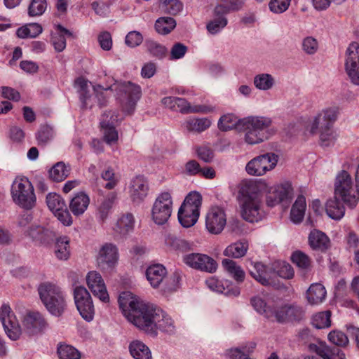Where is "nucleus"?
Returning a JSON list of instances; mask_svg holds the SVG:
<instances>
[{"instance_id": "1", "label": "nucleus", "mask_w": 359, "mask_h": 359, "mask_svg": "<svg viewBox=\"0 0 359 359\" xmlns=\"http://www.w3.org/2000/svg\"><path fill=\"white\" fill-rule=\"evenodd\" d=\"M0 320L6 335L13 341L20 338L22 330L27 335L34 336L43 332L48 325L41 313L38 311H28L22 318V329L11 308L5 304L0 308Z\"/></svg>"}, {"instance_id": "2", "label": "nucleus", "mask_w": 359, "mask_h": 359, "mask_svg": "<svg viewBox=\"0 0 359 359\" xmlns=\"http://www.w3.org/2000/svg\"><path fill=\"white\" fill-rule=\"evenodd\" d=\"M119 306L127 320L139 330L154 333V323L158 308L140 299L129 292L118 298Z\"/></svg>"}, {"instance_id": "3", "label": "nucleus", "mask_w": 359, "mask_h": 359, "mask_svg": "<svg viewBox=\"0 0 359 359\" xmlns=\"http://www.w3.org/2000/svg\"><path fill=\"white\" fill-rule=\"evenodd\" d=\"M239 194L243 218L250 222L259 221L262 218L261 198L257 184L254 182L243 183Z\"/></svg>"}, {"instance_id": "4", "label": "nucleus", "mask_w": 359, "mask_h": 359, "mask_svg": "<svg viewBox=\"0 0 359 359\" xmlns=\"http://www.w3.org/2000/svg\"><path fill=\"white\" fill-rule=\"evenodd\" d=\"M337 111L335 109H327L315 116L311 124L310 133L313 135L319 134L323 146H329L336 139L332 125L337 119Z\"/></svg>"}, {"instance_id": "5", "label": "nucleus", "mask_w": 359, "mask_h": 359, "mask_svg": "<svg viewBox=\"0 0 359 359\" xmlns=\"http://www.w3.org/2000/svg\"><path fill=\"white\" fill-rule=\"evenodd\" d=\"M271 125L268 117L251 116L243 119L241 130L244 133V140L248 144H257L268 139L267 129Z\"/></svg>"}, {"instance_id": "6", "label": "nucleus", "mask_w": 359, "mask_h": 359, "mask_svg": "<svg viewBox=\"0 0 359 359\" xmlns=\"http://www.w3.org/2000/svg\"><path fill=\"white\" fill-rule=\"evenodd\" d=\"M41 302L53 315L60 316L66 308V301L61 289L50 283H41L38 287Z\"/></svg>"}, {"instance_id": "7", "label": "nucleus", "mask_w": 359, "mask_h": 359, "mask_svg": "<svg viewBox=\"0 0 359 359\" xmlns=\"http://www.w3.org/2000/svg\"><path fill=\"white\" fill-rule=\"evenodd\" d=\"M334 195L339 197L351 208H355L358 203V187L354 188L352 177L346 170H341L336 177Z\"/></svg>"}, {"instance_id": "8", "label": "nucleus", "mask_w": 359, "mask_h": 359, "mask_svg": "<svg viewBox=\"0 0 359 359\" xmlns=\"http://www.w3.org/2000/svg\"><path fill=\"white\" fill-rule=\"evenodd\" d=\"M11 195L15 203L22 208L31 210L36 205L34 187L27 178L15 179L11 186Z\"/></svg>"}, {"instance_id": "9", "label": "nucleus", "mask_w": 359, "mask_h": 359, "mask_svg": "<svg viewBox=\"0 0 359 359\" xmlns=\"http://www.w3.org/2000/svg\"><path fill=\"white\" fill-rule=\"evenodd\" d=\"M162 104L172 111H179L182 114H208L214 111V107L205 104L191 105L185 99L177 97H166L162 99Z\"/></svg>"}, {"instance_id": "10", "label": "nucleus", "mask_w": 359, "mask_h": 359, "mask_svg": "<svg viewBox=\"0 0 359 359\" xmlns=\"http://www.w3.org/2000/svg\"><path fill=\"white\" fill-rule=\"evenodd\" d=\"M278 160V156L273 153L259 155L247 163L245 170L250 175L262 176L276 167Z\"/></svg>"}, {"instance_id": "11", "label": "nucleus", "mask_w": 359, "mask_h": 359, "mask_svg": "<svg viewBox=\"0 0 359 359\" xmlns=\"http://www.w3.org/2000/svg\"><path fill=\"white\" fill-rule=\"evenodd\" d=\"M172 210V201L168 192H163L156 199L151 211L152 219L158 225L166 223Z\"/></svg>"}, {"instance_id": "12", "label": "nucleus", "mask_w": 359, "mask_h": 359, "mask_svg": "<svg viewBox=\"0 0 359 359\" xmlns=\"http://www.w3.org/2000/svg\"><path fill=\"white\" fill-rule=\"evenodd\" d=\"M75 304L81 316L90 321L93 318L94 306L88 291L83 286L76 287L74 290Z\"/></svg>"}, {"instance_id": "13", "label": "nucleus", "mask_w": 359, "mask_h": 359, "mask_svg": "<svg viewBox=\"0 0 359 359\" xmlns=\"http://www.w3.org/2000/svg\"><path fill=\"white\" fill-rule=\"evenodd\" d=\"M226 224V215L224 209L219 206L211 207L205 216V228L211 234H219Z\"/></svg>"}, {"instance_id": "14", "label": "nucleus", "mask_w": 359, "mask_h": 359, "mask_svg": "<svg viewBox=\"0 0 359 359\" xmlns=\"http://www.w3.org/2000/svg\"><path fill=\"white\" fill-rule=\"evenodd\" d=\"M345 69L351 82L359 85V44L352 42L346 51Z\"/></svg>"}, {"instance_id": "15", "label": "nucleus", "mask_w": 359, "mask_h": 359, "mask_svg": "<svg viewBox=\"0 0 359 359\" xmlns=\"http://www.w3.org/2000/svg\"><path fill=\"white\" fill-rule=\"evenodd\" d=\"M304 316L303 309L294 304H285L273 311V319L279 323L300 321Z\"/></svg>"}, {"instance_id": "16", "label": "nucleus", "mask_w": 359, "mask_h": 359, "mask_svg": "<svg viewBox=\"0 0 359 359\" xmlns=\"http://www.w3.org/2000/svg\"><path fill=\"white\" fill-rule=\"evenodd\" d=\"M46 203L50 211L63 224L69 226L72 223L67 205L60 195L55 193L49 194L46 197Z\"/></svg>"}, {"instance_id": "17", "label": "nucleus", "mask_w": 359, "mask_h": 359, "mask_svg": "<svg viewBox=\"0 0 359 359\" xmlns=\"http://www.w3.org/2000/svg\"><path fill=\"white\" fill-rule=\"evenodd\" d=\"M183 260L190 267L202 271L214 273L217 268V262L204 254L191 253L185 255Z\"/></svg>"}, {"instance_id": "18", "label": "nucleus", "mask_w": 359, "mask_h": 359, "mask_svg": "<svg viewBox=\"0 0 359 359\" xmlns=\"http://www.w3.org/2000/svg\"><path fill=\"white\" fill-rule=\"evenodd\" d=\"M118 259L117 247L111 243L101 245L97 256V262L102 269H110L115 266Z\"/></svg>"}, {"instance_id": "19", "label": "nucleus", "mask_w": 359, "mask_h": 359, "mask_svg": "<svg viewBox=\"0 0 359 359\" xmlns=\"http://www.w3.org/2000/svg\"><path fill=\"white\" fill-rule=\"evenodd\" d=\"M88 288L95 297L99 298L103 302H108L109 297L107 291L106 285L101 275L97 271H90L86 277Z\"/></svg>"}, {"instance_id": "20", "label": "nucleus", "mask_w": 359, "mask_h": 359, "mask_svg": "<svg viewBox=\"0 0 359 359\" xmlns=\"http://www.w3.org/2000/svg\"><path fill=\"white\" fill-rule=\"evenodd\" d=\"M228 13L227 6L217 5L215 8V17L206 25V29L210 34H216L226 26L228 20L224 15Z\"/></svg>"}, {"instance_id": "21", "label": "nucleus", "mask_w": 359, "mask_h": 359, "mask_svg": "<svg viewBox=\"0 0 359 359\" xmlns=\"http://www.w3.org/2000/svg\"><path fill=\"white\" fill-rule=\"evenodd\" d=\"M292 194V188L290 182H284L274 187L266 198L268 206L273 207L280 202L290 198Z\"/></svg>"}, {"instance_id": "22", "label": "nucleus", "mask_w": 359, "mask_h": 359, "mask_svg": "<svg viewBox=\"0 0 359 359\" xmlns=\"http://www.w3.org/2000/svg\"><path fill=\"white\" fill-rule=\"evenodd\" d=\"M115 96L122 110L130 114L134 111L141 94L140 91H117Z\"/></svg>"}, {"instance_id": "23", "label": "nucleus", "mask_w": 359, "mask_h": 359, "mask_svg": "<svg viewBox=\"0 0 359 359\" xmlns=\"http://www.w3.org/2000/svg\"><path fill=\"white\" fill-rule=\"evenodd\" d=\"M148 184L142 177H136L130 183V196L135 203H140L144 201L148 194Z\"/></svg>"}, {"instance_id": "24", "label": "nucleus", "mask_w": 359, "mask_h": 359, "mask_svg": "<svg viewBox=\"0 0 359 359\" xmlns=\"http://www.w3.org/2000/svg\"><path fill=\"white\" fill-rule=\"evenodd\" d=\"M79 100L83 109L91 108L95 103L103 107L107 102L103 91H79Z\"/></svg>"}, {"instance_id": "25", "label": "nucleus", "mask_w": 359, "mask_h": 359, "mask_svg": "<svg viewBox=\"0 0 359 359\" xmlns=\"http://www.w3.org/2000/svg\"><path fill=\"white\" fill-rule=\"evenodd\" d=\"M309 245L313 250L325 252L330 248L331 242L328 236L323 232L314 229L309 235Z\"/></svg>"}, {"instance_id": "26", "label": "nucleus", "mask_w": 359, "mask_h": 359, "mask_svg": "<svg viewBox=\"0 0 359 359\" xmlns=\"http://www.w3.org/2000/svg\"><path fill=\"white\" fill-rule=\"evenodd\" d=\"M156 314V316L157 318H155L154 323V333H151V334H156L158 330L170 334L173 333L175 330V327L172 318L159 308H158Z\"/></svg>"}, {"instance_id": "27", "label": "nucleus", "mask_w": 359, "mask_h": 359, "mask_svg": "<svg viewBox=\"0 0 359 359\" xmlns=\"http://www.w3.org/2000/svg\"><path fill=\"white\" fill-rule=\"evenodd\" d=\"M251 276L263 285H268L271 283V273L272 271L260 262L252 264L250 269Z\"/></svg>"}, {"instance_id": "28", "label": "nucleus", "mask_w": 359, "mask_h": 359, "mask_svg": "<svg viewBox=\"0 0 359 359\" xmlns=\"http://www.w3.org/2000/svg\"><path fill=\"white\" fill-rule=\"evenodd\" d=\"M26 235L40 243H48L55 236L52 231L36 224L29 226Z\"/></svg>"}, {"instance_id": "29", "label": "nucleus", "mask_w": 359, "mask_h": 359, "mask_svg": "<svg viewBox=\"0 0 359 359\" xmlns=\"http://www.w3.org/2000/svg\"><path fill=\"white\" fill-rule=\"evenodd\" d=\"M167 274L165 268L162 264H154L148 267L146 271L147 280L154 287H157Z\"/></svg>"}, {"instance_id": "30", "label": "nucleus", "mask_w": 359, "mask_h": 359, "mask_svg": "<svg viewBox=\"0 0 359 359\" xmlns=\"http://www.w3.org/2000/svg\"><path fill=\"white\" fill-rule=\"evenodd\" d=\"M338 196H334L332 198L329 199L325 204V211L327 215L333 219H340L345 214V208L339 201Z\"/></svg>"}, {"instance_id": "31", "label": "nucleus", "mask_w": 359, "mask_h": 359, "mask_svg": "<svg viewBox=\"0 0 359 359\" xmlns=\"http://www.w3.org/2000/svg\"><path fill=\"white\" fill-rule=\"evenodd\" d=\"M128 348L134 359H152L149 348L140 340L132 341Z\"/></svg>"}, {"instance_id": "32", "label": "nucleus", "mask_w": 359, "mask_h": 359, "mask_svg": "<svg viewBox=\"0 0 359 359\" xmlns=\"http://www.w3.org/2000/svg\"><path fill=\"white\" fill-rule=\"evenodd\" d=\"M243 119L238 118L233 114H227L222 116L218 121V128L221 131H228L232 129L241 130Z\"/></svg>"}, {"instance_id": "33", "label": "nucleus", "mask_w": 359, "mask_h": 359, "mask_svg": "<svg viewBox=\"0 0 359 359\" xmlns=\"http://www.w3.org/2000/svg\"><path fill=\"white\" fill-rule=\"evenodd\" d=\"M314 351L323 359H345V355L341 350L332 348L325 342L316 345Z\"/></svg>"}, {"instance_id": "34", "label": "nucleus", "mask_w": 359, "mask_h": 359, "mask_svg": "<svg viewBox=\"0 0 359 359\" xmlns=\"http://www.w3.org/2000/svg\"><path fill=\"white\" fill-rule=\"evenodd\" d=\"M55 257L62 261H66L70 257L69 238L67 236H60L55 240L54 246Z\"/></svg>"}, {"instance_id": "35", "label": "nucleus", "mask_w": 359, "mask_h": 359, "mask_svg": "<svg viewBox=\"0 0 359 359\" xmlns=\"http://www.w3.org/2000/svg\"><path fill=\"white\" fill-rule=\"evenodd\" d=\"M89 202L90 199L86 194L79 193L71 200L69 208L74 215L79 216L86 210Z\"/></svg>"}, {"instance_id": "36", "label": "nucleus", "mask_w": 359, "mask_h": 359, "mask_svg": "<svg viewBox=\"0 0 359 359\" xmlns=\"http://www.w3.org/2000/svg\"><path fill=\"white\" fill-rule=\"evenodd\" d=\"M251 304L253 308L259 313L264 315L268 319H273V311L269 302H267L265 297L261 296H255L251 298Z\"/></svg>"}, {"instance_id": "37", "label": "nucleus", "mask_w": 359, "mask_h": 359, "mask_svg": "<svg viewBox=\"0 0 359 359\" xmlns=\"http://www.w3.org/2000/svg\"><path fill=\"white\" fill-rule=\"evenodd\" d=\"M199 215L200 211H195L181 206L178 211V219L184 227L188 228L196 224Z\"/></svg>"}, {"instance_id": "38", "label": "nucleus", "mask_w": 359, "mask_h": 359, "mask_svg": "<svg viewBox=\"0 0 359 359\" xmlns=\"http://www.w3.org/2000/svg\"><path fill=\"white\" fill-rule=\"evenodd\" d=\"M211 126V121L208 118H190L184 123V127L189 132L201 133Z\"/></svg>"}, {"instance_id": "39", "label": "nucleus", "mask_w": 359, "mask_h": 359, "mask_svg": "<svg viewBox=\"0 0 359 359\" xmlns=\"http://www.w3.org/2000/svg\"><path fill=\"white\" fill-rule=\"evenodd\" d=\"M325 288L320 283L312 284L307 290V299L311 304L321 303L325 299Z\"/></svg>"}, {"instance_id": "40", "label": "nucleus", "mask_w": 359, "mask_h": 359, "mask_svg": "<svg viewBox=\"0 0 359 359\" xmlns=\"http://www.w3.org/2000/svg\"><path fill=\"white\" fill-rule=\"evenodd\" d=\"M306 208V203L305 197L299 196L290 211V218L294 223H300L303 220Z\"/></svg>"}, {"instance_id": "41", "label": "nucleus", "mask_w": 359, "mask_h": 359, "mask_svg": "<svg viewBox=\"0 0 359 359\" xmlns=\"http://www.w3.org/2000/svg\"><path fill=\"white\" fill-rule=\"evenodd\" d=\"M135 219L132 214L123 215L117 221L115 231L121 235L126 236L133 230Z\"/></svg>"}, {"instance_id": "42", "label": "nucleus", "mask_w": 359, "mask_h": 359, "mask_svg": "<svg viewBox=\"0 0 359 359\" xmlns=\"http://www.w3.org/2000/svg\"><path fill=\"white\" fill-rule=\"evenodd\" d=\"M222 266L225 270L237 281L242 282L245 278V272L234 261L224 259Z\"/></svg>"}, {"instance_id": "43", "label": "nucleus", "mask_w": 359, "mask_h": 359, "mask_svg": "<svg viewBox=\"0 0 359 359\" xmlns=\"http://www.w3.org/2000/svg\"><path fill=\"white\" fill-rule=\"evenodd\" d=\"M70 173L69 165H66L63 162L57 163L50 170V177L55 182H61L65 180Z\"/></svg>"}, {"instance_id": "44", "label": "nucleus", "mask_w": 359, "mask_h": 359, "mask_svg": "<svg viewBox=\"0 0 359 359\" xmlns=\"http://www.w3.org/2000/svg\"><path fill=\"white\" fill-rule=\"evenodd\" d=\"M248 245L244 242H236L229 245L224 251V255L233 258L243 257L248 250Z\"/></svg>"}, {"instance_id": "45", "label": "nucleus", "mask_w": 359, "mask_h": 359, "mask_svg": "<svg viewBox=\"0 0 359 359\" xmlns=\"http://www.w3.org/2000/svg\"><path fill=\"white\" fill-rule=\"evenodd\" d=\"M144 46L147 52L154 57L162 59L168 55L167 48L153 40H146Z\"/></svg>"}, {"instance_id": "46", "label": "nucleus", "mask_w": 359, "mask_h": 359, "mask_svg": "<svg viewBox=\"0 0 359 359\" xmlns=\"http://www.w3.org/2000/svg\"><path fill=\"white\" fill-rule=\"evenodd\" d=\"M42 32V27L38 23H31L20 27L16 32L19 38H34Z\"/></svg>"}, {"instance_id": "47", "label": "nucleus", "mask_w": 359, "mask_h": 359, "mask_svg": "<svg viewBox=\"0 0 359 359\" xmlns=\"http://www.w3.org/2000/svg\"><path fill=\"white\" fill-rule=\"evenodd\" d=\"M176 26V22L172 18L161 17L155 23L156 31L161 34H168Z\"/></svg>"}, {"instance_id": "48", "label": "nucleus", "mask_w": 359, "mask_h": 359, "mask_svg": "<svg viewBox=\"0 0 359 359\" xmlns=\"http://www.w3.org/2000/svg\"><path fill=\"white\" fill-rule=\"evenodd\" d=\"M59 33L53 35L51 41L57 52L62 51L66 47V38L65 36H70L71 33L67 29L62 27L61 25L57 27Z\"/></svg>"}, {"instance_id": "49", "label": "nucleus", "mask_w": 359, "mask_h": 359, "mask_svg": "<svg viewBox=\"0 0 359 359\" xmlns=\"http://www.w3.org/2000/svg\"><path fill=\"white\" fill-rule=\"evenodd\" d=\"M159 1L162 11L170 15L178 14L183 8V4L180 0H159Z\"/></svg>"}, {"instance_id": "50", "label": "nucleus", "mask_w": 359, "mask_h": 359, "mask_svg": "<svg viewBox=\"0 0 359 359\" xmlns=\"http://www.w3.org/2000/svg\"><path fill=\"white\" fill-rule=\"evenodd\" d=\"M275 83L273 77L269 74L257 75L254 79V84L259 90H269Z\"/></svg>"}, {"instance_id": "51", "label": "nucleus", "mask_w": 359, "mask_h": 359, "mask_svg": "<svg viewBox=\"0 0 359 359\" xmlns=\"http://www.w3.org/2000/svg\"><path fill=\"white\" fill-rule=\"evenodd\" d=\"M292 260L299 269L307 271L311 268V261L309 257L301 251L294 252L292 255Z\"/></svg>"}, {"instance_id": "52", "label": "nucleus", "mask_w": 359, "mask_h": 359, "mask_svg": "<svg viewBox=\"0 0 359 359\" xmlns=\"http://www.w3.org/2000/svg\"><path fill=\"white\" fill-rule=\"evenodd\" d=\"M330 317V311L318 313L313 317L312 325L317 329L328 327L331 325Z\"/></svg>"}, {"instance_id": "53", "label": "nucleus", "mask_w": 359, "mask_h": 359, "mask_svg": "<svg viewBox=\"0 0 359 359\" xmlns=\"http://www.w3.org/2000/svg\"><path fill=\"white\" fill-rule=\"evenodd\" d=\"M123 119V116L116 111H105L101 117L100 126H114L120 123Z\"/></svg>"}, {"instance_id": "54", "label": "nucleus", "mask_w": 359, "mask_h": 359, "mask_svg": "<svg viewBox=\"0 0 359 359\" xmlns=\"http://www.w3.org/2000/svg\"><path fill=\"white\" fill-rule=\"evenodd\" d=\"M201 203V195L198 192H191L187 196L181 206L190 208L195 211H199Z\"/></svg>"}, {"instance_id": "55", "label": "nucleus", "mask_w": 359, "mask_h": 359, "mask_svg": "<svg viewBox=\"0 0 359 359\" xmlns=\"http://www.w3.org/2000/svg\"><path fill=\"white\" fill-rule=\"evenodd\" d=\"M57 353L60 359H80V352L74 347L62 344L57 348Z\"/></svg>"}, {"instance_id": "56", "label": "nucleus", "mask_w": 359, "mask_h": 359, "mask_svg": "<svg viewBox=\"0 0 359 359\" xmlns=\"http://www.w3.org/2000/svg\"><path fill=\"white\" fill-rule=\"evenodd\" d=\"M116 199V194L115 192L109 193L106 198L103 200L100 208L99 214L100 218L104 220L107 218L110 210L111 209L114 201Z\"/></svg>"}, {"instance_id": "57", "label": "nucleus", "mask_w": 359, "mask_h": 359, "mask_svg": "<svg viewBox=\"0 0 359 359\" xmlns=\"http://www.w3.org/2000/svg\"><path fill=\"white\" fill-rule=\"evenodd\" d=\"M327 339L329 341L339 347H346L349 340L345 333L339 330H332L328 335Z\"/></svg>"}, {"instance_id": "58", "label": "nucleus", "mask_w": 359, "mask_h": 359, "mask_svg": "<svg viewBox=\"0 0 359 359\" xmlns=\"http://www.w3.org/2000/svg\"><path fill=\"white\" fill-rule=\"evenodd\" d=\"M46 0H31L28 6V15L31 17L40 16L46 10Z\"/></svg>"}, {"instance_id": "59", "label": "nucleus", "mask_w": 359, "mask_h": 359, "mask_svg": "<svg viewBox=\"0 0 359 359\" xmlns=\"http://www.w3.org/2000/svg\"><path fill=\"white\" fill-rule=\"evenodd\" d=\"M53 129L48 125L41 126L36 135L39 144H47L53 137Z\"/></svg>"}, {"instance_id": "60", "label": "nucleus", "mask_w": 359, "mask_h": 359, "mask_svg": "<svg viewBox=\"0 0 359 359\" xmlns=\"http://www.w3.org/2000/svg\"><path fill=\"white\" fill-rule=\"evenodd\" d=\"M302 48L305 53L314 55L318 50V42L312 36H306L302 40Z\"/></svg>"}, {"instance_id": "61", "label": "nucleus", "mask_w": 359, "mask_h": 359, "mask_svg": "<svg viewBox=\"0 0 359 359\" xmlns=\"http://www.w3.org/2000/svg\"><path fill=\"white\" fill-rule=\"evenodd\" d=\"M188 50L187 46L182 43H175L172 45L169 54L170 60H176L182 58Z\"/></svg>"}, {"instance_id": "62", "label": "nucleus", "mask_w": 359, "mask_h": 359, "mask_svg": "<svg viewBox=\"0 0 359 359\" xmlns=\"http://www.w3.org/2000/svg\"><path fill=\"white\" fill-rule=\"evenodd\" d=\"M102 178L108 182L104 185V187L109 190L113 189L118 184V178L115 175L114 170L111 168H107L104 171L102 175Z\"/></svg>"}, {"instance_id": "63", "label": "nucleus", "mask_w": 359, "mask_h": 359, "mask_svg": "<svg viewBox=\"0 0 359 359\" xmlns=\"http://www.w3.org/2000/svg\"><path fill=\"white\" fill-rule=\"evenodd\" d=\"M291 0H271L269 8L274 13H282L289 7Z\"/></svg>"}, {"instance_id": "64", "label": "nucleus", "mask_w": 359, "mask_h": 359, "mask_svg": "<svg viewBox=\"0 0 359 359\" xmlns=\"http://www.w3.org/2000/svg\"><path fill=\"white\" fill-rule=\"evenodd\" d=\"M104 141L110 144L118 140V132L114 126H101Z\"/></svg>"}]
</instances>
